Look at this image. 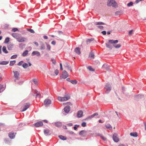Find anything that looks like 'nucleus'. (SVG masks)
<instances>
[{
    "label": "nucleus",
    "mask_w": 146,
    "mask_h": 146,
    "mask_svg": "<svg viewBox=\"0 0 146 146\" xmlns=\"http://www.w3.org/2000/svg\"><path fill=\"white\" fill-rule=\"evenodd\" d=\"M109 42L113 44V46L116 48H118L121 47V45L120 44H117L116 45L115 44L117 43L118 42V41L117 40H109Z\"/></svg>",
    "instance_id": "obj_1"
},
{
    "label": "nucleus",
    "mask_w": 146,
    "mask_h": 146,
    "mask_svg": "<svg viewBox=\"0 0 146 146\" xmlns=\"http://www.w3.org/2000/svg\"><path fill=\"white\" fill-rule=\"evenodd\" d=\"M107 5L109 6H112L113 7H116L117 4L114 0H109L107 2Z\"/></svg>",
    "instance_id": "obj_2"
},
{
    "label": "nucleus",
    "mask_w": 146,
    "mask_h": 146,
    "mask_svg": "<svg viewBox=\"0 0 146 146\" xmlns=\"http://www.w3.org/2000/svg\"><path fill=\"white\" fill-rule=\"evenodd\" d=\"M70 96L69 95L64 97L58 96V100L61 102H64L67 101L70 99Z\"/></svg>",
    "instance_id": "obj_3"
},
{
    "label": "nucleus",
    "mask_w": 146,
    "mask_h": 146,
    "mask_svg": "<svg viewBox=\"0 0 146 146\" xmlns=\"http://www.w3.org/2000/svg\"><path fill=\"white\" fill-rule=\"evenodd\" d=\"M100 115H99L98 113H95L93 114L88 116V119H91L93 118H101Z\"/></svg>",
    "instance_id": "obj_4"
},
{
    "label": "nucleus",
    "mask_w": 146,
    "mask_h": 146,
    "mask_svg": "<svg viewBox=\"0 0 146 146\" xmlns=\"http://www.w3.org/2000/svg\"><path fill=\"white\" fill-rule=\"evenodd\" d=\"M51 101L49 99H45L44 102V105L46 106H48L51 103Z\"/></svg>",
    "instance_id": "obj_5"
},
{
    "label": "nucleus",
    "mask_w": 146,
    "mask_h": 146,
    "mask_svg": "<svg viewBox=\"0 0 146 146\" xmlns=\"http://www.w3.org/2000/svg\"><path fill=\"white\" fill-rule=\"evenodd\" d=\"M112 138L113 140L115 142H117L119 140V139L117 137V135L116 133L113 134Z\"/></svg>",
    "instance_id": "obj_6"
},
{
    "label": "nucleus",
    "mask_w": 146,
    "mask_h": 146,
    "mask_svg": "<svg viewBox=\"0 0 146 146\" xmlns=\"http://www.w3.org/2000/svg\"><path fill=\"white\" fill-rule=\"evenodd\" d=\"M69 76L67 72L65 70L63 71L62 76H61L62 78L65 79Z\"/></svg>",
    "instance_id": "obj_7"
},
{
    "label": "nucleus",
    "mask_w": 146,
    "mask_h": 146,
    "mask_svg": "<svg viewBox=\"0 0 146 146\" xmlns=\"http://www.w3.org/2000/svg\"><path fill=\"white\" fill-rule=\"evenodd\" d=\"M33 125L36 127H38L42 126L43 125V123L42 121H39L34 124Z\"/></svg>",
    "instance_id": "obj_8"
},
{
    "label": "nucleus",
    "mask_w": 146,
    "mask_h": 146,
    "mask_svg": "<svg viewBox=\"0 0 146 146\" xmlns=\"http://www.w3.org/2000/svg\"><path fill=\"white\" fill-rule=\"evenodd\" d=\"M44 135L46 136L50 135L51 134L50 130L48 129H46L44 130Z\"/></svg>",
    "instance_id": "obj_9"
},
{
    "label": "nucleus",
    "mask_w": 146,
    "mask_h": 146,
    "mask_svg": "<svg viewBox=\"0 0 146 146\" xmlns=\"http://www.w3.org/2000/svg\"><path fill=\"white\" fill-rule=\"evenodd\" d=\"M13 73H14V76L15 77L17 80L19 79V73L17 71H13Z\"/></svg>",
    "instance_id": "obj_10"
},
{
    "label": "nucleus",
    "mask_w": 146,
    "mask_h": 146,
    "mask_svg": "<svg viewBox=\"0 0 146 146\" xmlns=\"http://www.w3.org/2000/svg\"><path fill=\"white\" fill-rule=\"evenodd\" d=\"M17 40L19 42H24L27 40V38L25 37H20L17 38Z\"/></svg>",
    "instance_id": "obj_11"
},
{
    "label": "nucleus",
    "mask_w": 146,
    "mask_h": 146,
    "mask_svg": "<svg viewBox=\"0 0 146 146\" xmlns=\"http://www.w3.org/2000/svg\"><path fill=\"white\" fill-rule=\"evenodd\" d=\"M77 117L78 118H81L83 116V113L82 111L79 110L78 111L77 115Z\"/></svg>",
    "instance_id": "obj_12"
},
{
    "label": "nucleus",
    "mask_w": 146,
    "mask_h": 146,
    "mask_svg": "<svg viewBox=\"0 0 146 146\" xmlns=\"http://www.w3.org/2000/svg\"><path fill=\"white\" fill-rule=\"evenodd\" d=\"M30 104L29 103H27L25 104L23 110L21 111H23L26 110L29 107Z\"/></svg>",
    "instance_id": "obj_13"
},
{
    "label": "nucleus",
    "mask_w": 146,
    "mask_h": 146,
    "mask_svg": "<svg viewBox=\"0 0 146 146\" xmlns=\"http://www.w3.org/2000/svg\"><path fill=\"white\" fill-rule=\"evenodd\" d=\"M79 135L85 137L86 135V131L84 130H82L79 132Z\"/></svg>",
    "instance_id": "obj_14"
},
{
    "label": "nucleus",
    "mask_w": 146,
    "mask_h": 146,
    "mask_svg": "<svg viewBox=\"0 0 146 146\" xmlns=\"http://www.w3.org/2000/svg\"><path fill=\"white\" fill-rule=\"evenodd\" d=\"M16 133H14L10 132L9 134V136L11 139H13L15 138Z\"/></svg>",
    "instance_id": "obj_15"
},
{
    "label": "nucleus",
    "mask_w": 146,
    "mask_h": 146,
    "mask_svg": "<svg viewBox=\"0 0 146 146\" xmlns=\"http://www.w3.org/2000/svg\"><path fill=\"white\" fill-rule=\"evenodd\" d=\"M70 110V108L69 106H66L64 108V111L66 113H68Z\"/></svg>",
    "instance_id": "obj_16"
},
{
    "label": "nucleus",
    "mask_w": 146,
    "mask_h": 146,
    "mask_svg": "<svg viewBox=\"0 0 146 146\" xmlns=\"http://www.w3.org/2000/svg\"><path fill=\"white\" fill-rule=\"evenodd\" d=\"M36 55L37 56H40V53L37 51H34L32 53V56Z\"/></svg>",
    "instance_id": "obj_17"
},
{
    "label": "nucleus",
    "mask_w": 146,
    "mask_h": 146,
    "mask_svg": "<svg viewBox=\"0 0 146 146\" xmlns=\"http://www.w3.org/2000/svg\"><path fill=\"white\" fill-rule=\"evenodd\" d=\"M95 55L92 52H91L89 55V58L90 59H93L94 58Z\"/></svg>",
    "instance_id": "obj_18"
},
{
    "label": "nucleus",
    "mask_w": 146,
    "mask_h": 146,
    "mask_svg": "<svg viewBox=\"0 0 146 146\" xmlns=\"http://www.w3.org/2000/svg\"><path fill=\"white\" fill-rule=\"evenodd\" d=\"M102 68L106 70H108L109 69V66L106 64H104L102 66Z\"/></svg>",
    "instance_id": "obj_19"
},
{
    "label": "nucleus",
    "mask_w": 146,
    "mask_h": 146,
    "mask_svg": "<svg viewBox=\"0 0 146 146\" xmlns=\"http://www.w3.org/2000/svg\"><path fill=\"white\" fill-rule=\"evenodd\" d=\"M53 125H54L56 127H59L62 126V123L60 122H57L52 123Z\"/></svg>",
    "instance_id": "obj_20"
},
{
    "label": "nucleus",
    "mask_w": 146,
    "mask_h": 146,
    "mask_svg": "<svg viewBox=\"0 0 146 146\" xmlns=\"http://www.w3.org/2000/svg\"><path fill=\"white\" fill-rule=\"evenodd\" d=\"M65 67L67 68L68 70L70 71H72L71 68L69 66L68 63L66 62L64 65Z\"/></svg>",
    "instance_id": "obj_21"
},
{
    "label": "nucleus",
    "mask_w": 146,
    "mask_h": 146,
    "mask_svg": "<svg viewBox=\"0 0 146 146\" xmlns=\"http://www.w3.org/2000/svg\"><path fill=\"white\" fill-rule=\"evenodd\" d=\"M74 51L78 54H80L81 53L80 49L79 47L76 48L75 49Z\"/></svg>",
    "instance_id": "obj_22"
},
{
    "label": "nucleus",
    "mask_w": 146,
    "mask_h": 146,
    "mask_svg": "<svg viewBox=\"0 0 146 146\" xmlns=\"http://www.w3.org/2000/svg\"><path fill=\"white\" fill-rule=\"evenodd\" d=\"M105 88L107 90L109 91L111 90V86L109 84H106L105 86Z\"/></svg>",
    "instance_id": "obj_23"
},
{
    "label": "nucleus",
    "mask_w": 146,
    "mask_h": 146,
    "mask_svg": "<svg viewBox=\"0 0 146 146\" xmlns=\"http://www.w3.org/2000/svg\"><path fill=\"white\" fill-rule=\"evenodd\" d=\"M111 43L110 42H109L108 41V43H106V46L107 47L109 48L110 49H112V45L110 44Z\"/></svg>",
    "instance_id": "obj_24"
},
{
    "label": "nucleus",
    "mask_w": 146,
    "mask_h": 146,
    "mask_svg": "<svg viewBox=\"0 0 146 146\" xmlns=\"http://www.w3.org/2000/svg\"><path fill=\"white\" fill-rule=\"evenodd\" d=\"M130 135L133 137H137L138 136L137 133L136 132L131 133Z\"/></svg>",
    "instance_id": "obj_25"
},
{
    "label": "nucleus",
    "mask_w": 146,
    "mask_h": 146,
    "mask_svg": "<svg viewBox=\"0 0 146 146\" xmlns=\"http://www.w3.org/2000/svg\"><path fill=\"white\" fill-rule=\"evenodd\" d=\"M58 137L60 139L63 140H65L66 139V137L62 135H59Z\"/></svg>",
    "instance_id": "obj_26"
},
{
    "label": "nucleus",
    "mask_w": 146,
    "mask_h": 146,
    "mask_svg": "<svg viewBox=\"0 0 146 146\" xmlns=\"http://www.w3.org/2000/svg\"><path fill=\"white\" fill-rule=\"evenodd\" d=\"M107 129H109L110 130H111L112 129V127L111 125L109 124H108L105 125Z\"/></svg>",
    "instance_id": "obj_27"
},
{
    "label": "nucleus",
    "mask_w": 146,
    "mask_h": 146,
    "mask_svg": "<svg viewBox=\"0 0 146 146\" xmlns=\"http://www.w3.org/2000/svg\"><path fill=\"white\" fill-rule=\"evenodd\" d=\"M2 50L3 52L5 53H8V51L6 50V47L5 46H4L3 47Z\"/></svg>",
    "instance_id": "obj_28"
},
{
    "label": "nucleus",
    "mask_w": 146,
    "mask_h": 146,
    "mask_svg": "<svg viewBox=\"0 0 146 146\" xmlns=\"http://www.w3.org/2000/svg\"><path fill=\"white\" fill-rule=\"evenodd\" d=\"M9 63V61H3L0 63L1 65H6L8 64Z\"/></svg>",
    "instance_id": "obj_29"
},
{
    "label": "nucleus",
    "mask_w": 146,
    "mask_h": 146,
    "mask_svg": "<svg viewBox=\"0 0 146 146\" xmlns=\"http://www.w3.org/2000/svg\"><path fill=\"white\" fill-rule=\"evenodd\" d=\"M28 51L27 50H26L23 53L22 55L23 56H26L28 54Z\"/></svg>",
    "instance_id": "obj_30"
},
{
    "label": "nucleus",
    "mask_w": 146,
    "mask_h": 146,
    "mask_svg": "<svg viewBox=\"0 0 146 146\" xmlns=\"http://www.w3.org/2000/svg\"><path fill=\"white\" fill-rule=\"evenodd\" d=\"M94 24L96 25H104V23L102 22H96Z\"/></svg>",
    "instance_id": "obj_31"
},
{
    "label": "nucleus",
    "mask_w": 146,
    "mask_h": 146,
    "mask_svg": "<svg viewBox=\"0 0 146 146\" xmlns=\"http://www.w3.org/2000/svg\"><path fill=\"white\" fill-rule=\"evenodd\" d=\"M12 35L13 37L17 39V38L19 34L17 33H12Z\"/></svg>",
    "instance_id": "obj_32"
},
{
    "label": "nucleus",
    "mask_w": 146,
    "mask_h": 146,
    "mask_svg": "<svg viewBox=\"0 0 146 146\" xmlns=\"http://www.w3.org/2000/svg\"><path fill=\"white\" fill-rule=\"evenodd\" d=\"M13 47V45L11 44H9L8 45L7 48L9 50H11L12 49Z\"/></svg>",
    "instance_id": "obj_33"
},
{
    "label": "nucleus",
    "mask_w": 146,
    "mask_h": 146,
    "mask_svg": "<svg viewBox=\"0 0 146 146\" xmlns=\"http://www.w3.org/2000/svg\"><path fill=\"white\" fill-rule=\"evenodd\" d=\"M94 40V39L93 38L88 39L86 40V42L87 44H88Z\"/></svg>",
    "instance_id": "obj_34"
},
{
    "label": "nucleus",
    "mask_w": 146,
    "mask_h": 146,
    "mask_svg": "<svg viewBox=\"0 0 146 146\" xmlns=\"http://www.w3.org/2000/svg\"><path fill=\"white\" fill-rule=\"evenodd\" d=\"M22 66L24 68H26L28 67V65L26 63H24L23 64Z\"/></svg>",
    "instance_id": "obj_35"
},
{
    "label": "nucleus",
    "mask_w": 146,
    "mask_h": 146,
    "mask_svg": "<svg viewBox=\"0 0 146 146\" xmlns=\"http://www.w3.org/2000/svg\"><path fill=\"white\" fill-rule=\"evenodd\" d=\"M16 62L15 60L11 61L10 62L9 65L11 66H13Z\"/></svg>",
    "instance_id": "obj_36"
},
{
    "label": "nucleus",
    "mask_w": 146,
    "mask_h": 146,
    "mask_svg": "<svg viewBox=\"0 0 146 146\" xmlns=\"http://www.w3.org/2000/svg\"><path fill=\"white\" fill-rule=\"evenodd\" d=\"M47 46V49L48 50H50L51 49V46H50L49 44L47 43H46Z\"/></svg>",
    "instance_id": "obj_37"
},
{
    "label": "nucleus",
    "mask_w": 146,
    "mask_h": 146,
    "mask_svg": "<svg viewBox=\"0 0 146 146\" xmlns=\"http://www.w3.org/2000/svg\"><path fill=\"white\" fill-rule=\"evenodd\" d=\"M70 82L73 84H75L77 83V81L76 80H70Z\"/></svg>",
    "instance_id": "obj_38"
},
{
    "label": "nucleus",
    "mask_w": 146,
    "mask_h": 146,
    "mask_svg": "<svg viewBox=\"0 0 146 146\" xmlns=\"http://www.w3.org/2000/svg\"><path fill=\"white\" fill-rule=\"evenodd\" d=\"M9 37L6 38L4 41V43H8L9 41Z\"/></svg>",
    "instance_id": "obj_39"
},
{
    "label": "nucleus",
    "mask_w": 146,
    "mask_h": 146,
    "mask_svg": "<svg viewBox=\"0 0 146 146\" xmlns=\"http://www.w3.org/2000/svg\"><path fill=\"white\" fill-rule=\"evenodd\" d=\"M45 49V45L42 43L40 46V49L41 50H44Z\"/></svg>",
    "instance_id": "obj_40"
},
{
    "label": "nucleus",
    "mask_w": 146,
    "mask_h": 146,
    "mask_svg": "<svg viewBox=\"0 0 146 146\" xmlns=\"http://www.w3.org/2000/svg\"><path fill=\"white\" fill-rule=\"evenodd\" d=\"M4 141L5 143H8L9 142V139L7 138H5L4 139Z\"/></svg>",
    "instance_id": "obj_41"
},
{
    "label": "nucleus",
    "mask_w": 146,
    "mask_h": 146,
    "mask_svg": "<svg viewBox=\"0 0 146 146\" xmlns=\"http://www.w3.org/2000/svg\"><path fill=\"white\" fill-rule=\"evenodd\" d=\"M88 69L90 71H94V70L93 69L91 66H88Z\"/></svg>",
    "instance_id": "obj_42"
},
{
    "label": "nucleus",
    "mask_w": 146,
    "mask_h": 146,
    "mask_svg": "<svg viewBox=\"0 0 146 146\" xmlns=\"http://www.w3.org/2000/svg\"><path fill=\"white\" fill-rule=\"evenodd\" d=\"M133 4V3L132 2H131L130 3H128L127 5L128 7L132 6Z\"/></svg>",
    "instance_id": "obj_43"
},
{
    "label": "nucleus",
    "mask_w": 146,
    "mask_h": 146,
    "mask_svg": "<svg viewBox=\"0 0 146 146\" xmlns=\"http://www.w3.org/2000/svg\"><path fill=\"white\" fill-rule=\"evenodd\" d=\"M79 125H75L74 126V130H76L77 129V128L79 127Z\"/></svg>",
    "instance_id": "obj_44"
},
{
    "label": "nucleus",
    "mask_w": 146,
    "mask_h": 146,
    "mask_svg": "<svg viewBox=\"0 0 146 146\" xmlns=\"http://www.w3.org/2000/svg\"><path fill=\"white\" fill-rule=\"evenodd\" d=\"M17 55H14L12 56L11 58V59H15L17 58Z\"/></svg>",
    "instance_id": "obj_45"
},
{
    "label": "nucleus",
    "mask_w": 146,
    "mask_h": 146,
    "mask_svg": "<svg viewBox=\"0 0 146 146\" xmlns=\"http://www.w3.org/2000/svg\"><path fill=\"white\" fill-rule=\"evenodd\" d=\"M81 126L83 127H85L86 126V122H83L81 124Z\"/></svg>",
    "instance_id": "obj_46"
},
{
    "label": "nucleus",
    "mask_w": 146,
    "mask_h": 146,
    "mask_svg": "<svg viewBox=\"0 0 146 146\" xmlns=\"http://www.w3.org/2000/svg\"><path fill=\"white\" fill-rule=\"evenodd\" d=\"M23 62H24L23 61H21L18 63L17 65L19 66H21L23 63Z\"/></svg>",
    "instance_id": "obj_47"
},
{
    "label": "nucleus",
    "mask_w": 146,
    "mask_h": 146,
    "mask_svg": "<svg viewBox=\"0 0 146 146\" xmlns=\"http://www.w3.org/2000/svg\"><path fill=\"white\" fill-rule=\"evenodd\" d=\"M28 31H29L30 33H35V31H34L31 29H28Z\"/></svg>",
    "instance_id": "obj_48"
},
{
    "label": "nucleus",
    "mask_w": 146,
    "mask_h": 146,
    "mask_svg": "<svg viewBox=\"0 0 146 146\" xmlns=\"http://www.w3.org/2000/svg\"><path fill=\"white\" fill-rule=\"evenodd\" d=\"M18 31V29L17 28H13L12 30V31L13 32H15Z\"/></svg>",
    "instance_id": "obj_49"
},
{
    "label": "nucleus",
    "mask_w": 146,
    "mask_h": 146,
    "mask_svg": "<svg viewBox=\"0 0 146 146\" xmlns=\"http://www.w3.org/2000/svg\"><path fill=\"white\" fill-rule=\"evenodd\" d=\"M54 72H55V73L56 74V75H57L59 73V70L58 69H56L55 71Z\"/></svg>",
    "instance_id": "obj_50"
},
{
    "label": "nucleus",
    "mask_w": 146,
    "mask_h": 146,
    "mask_svg": "<svg viewBox=\"0 0 146 146\" xmlns=\"http://www.w3.org/2000/svg\"><path fill=\"white\" fill-rule=\"evenodd\" d=\"M40 96V94L38 92H37L36 94V97H37L39 98Z\"/></svg>",
    "instance_id": "obj_51"
},
{
    "label": "nucleus",
    "mask_w": 146,
    "mask_h": 146,
    "mask_svg": "<svg viewBox=\"0 0 146 146\" xmlns=\"http://www.w3.org/2000/svg\"><path fill=\"white\" fill-rule=\"evenodd\" d=\"M33 81L34 82V83H35V84L36 85L37 84V81L36 79H33Z\"/></svg>",
    "instance_id": "obj_52"
},
{
    "label": "nucleus",
    "mask_w": 146,
    "mask_h": 146,
    "mask_svg": "<svg viewBox=\"0 0 146 146\" xmlns=\"http://www.w3.org/2000/svg\"><path fill=\"white\" fill-rule=\"evenodd\" d=\"M63 104V105H66V104H68V105H72V104L71 103H70V102H67L66 103H64Z\"/></svg>",
    "instance_id": "obj_53"
},
{
    "label": "nucleus",
    "mask_w": 146,
    "mask_h": 146,
    "mask_svg": "<svg viewBox=\"0 0 146 146\" xmlns=\"http://www.w3.org/2000/svg\"><path fill=\"white\" fill-rule=\"evenodd\" d=\"M133 30H132L130 31L129 32V35H131L133 34Z\"/></svg>",
    "instance_id": "obj_54"
},
{
    "label": "nucleus",
    "mask_w": 146,
    "mask_h": 146,
    "mask_svg": "<svg viewBox=\"0 0 146 146\" xmlns=\"http://www.w3.org/2000/svg\"><path fill=\"white\" fill-rule=\"evenodd\" d=\"M101 138L104 141H105L106 140V138L104 137L103 136V135L101 137Z\"/></svg>",
    "instance_id": "obj_55"
},
{
    "label": "nucleus",
    "mask_w": 146,
    "mask_h": 146,
    "mask_svg": "<svg viewBox=\"0 0 146 146\" xmlns=\"http://www.w3.org/2000/svg\"><path fill=\"white\" fill-rule=\"evenodd\" d=\"M68 133L69 134L72 135L74 134V133L73 131H68Z\"/></svg>",
    "instance_id": "obj_56"
},
{
    "label": "nucleus",
    "mask_w": 146,
    "mask_h": 146,
    "mask_svg": "<svg viewBox=\"0 0 146 146\" xmlns=\"http://www.w3.org/2000/svg\"><path fill=\"white\" fill-rule=\"evenodd\" d=\"M67 125L69 126H72L73 124L72 123H67Z\"/></svg>",
    "instance_id": "obj_57"
},
{
    "label": "nucleus",
    "mask_w": 146,
    "mask_h": 146,
    "mask_svg": "<svg viewBox=\"0 0 146 146\" xmlns=\"http://www.w3.org/2000/svg\"><path fill=\"white\" fill-rule=\"evenodd\" d=\"M98 27L100 29H103V27L102 26H98Z\"/></svg>",
    "instance_id": "obj_58"
},
{
    "label": "nucleus",
    "mask_w": 146,
    "mask_h": 146,
    "mask_svg": "<svg viewBox=\"0 0 146 146\" xmlns=\"http://www.w3.org/2000/svg\"><path fill=\"white\" fill-rule=\"evenodd\" d=\"M56 42L54 41H53L51 42V44L53 45H55L56 44Z\"/></svg>",
    "instance_id": "obj_59"
},
{
    "label": "nucleus",
    "mask_w": 146,
    "mask_h": 146,
    "mask_svg": "<svg viewBox=\"0 0 146 146\" xmlns=\"http://www.w3.org/2000/svg\"><path fill=\"white\" fill-rule=\"evenodd\" d=\"M103 35H105L106 34V32L105 31H103L102 32Z\"/></svg>",
    "instance_id": "obj_60"
},
{
    "label": "nucleus",
    "mask_w": 146,
    "mask_h": 146,
    "mask_svg": "<svg viewBox=\"0 0 146 146\" xmlns=\"http://www.w3.org/2000/svg\"><path fill=\"white\" fill-rule=\"evenodd\" d=\"M140 1V0H136L135 1V3L136 4H137Z\"/></svg>",
    "instance_id": "obj_61"
},
{
    "label": "nucleus",
    "mask_w": 146,
    "mask_h": 146,
    "mask_svg": "<svg viewBox=\"0 0 146 146\" xmlns=\"http://www.w3.org/2000/svg\"><path fill=\"white\" fill-rule=\"evenodd\" d=\"M3 85L1 84L0 85V93L1 92V90L2 89L3 87Z\"/></svg>",
    "instance_id": "obj_62"
},
{
    "label": "nucleus",
    "mask_w": 146,
    "mask_h": 146,
    "mask_svg": "<svg viewBox=\"0 0 146 146\" xmlns=\"http://www.w3.org/2000/svg\"><path fill=\"white\" fill-rule=\"evenodd\" d=\"M99 123H102L104 122V121H102L101 119H100L98 121Z\"/></svg>",
    "instance_id": "obj_63"
},
{
    "label": "nucleus",
    "mask_w": 146,
    "mask_h": 146,
    "mask_svg": "<svg viewBox=\"0 0 146 146\" xmlns=\"http://www.w3.org/2000/svg\"><path fill=\"white\" fill-rule=\"evenodd\" d=\"M143 123L144 124V125L145 126V130L146 131V122H143Z\"/></svg>",
    "instance_id": "obj_64"
}]
</instances>
